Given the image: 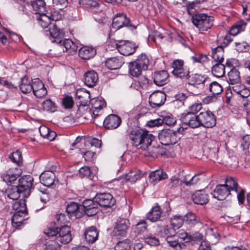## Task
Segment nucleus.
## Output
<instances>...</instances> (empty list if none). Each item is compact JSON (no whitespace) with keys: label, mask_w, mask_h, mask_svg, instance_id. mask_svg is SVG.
<instances>
[{"label":"nucleus","mask_w":250,"mask_h":250,"mask_svg":"<svg viewBox=\"0 0 250 250\" xmlns=\"http://www.w3.org/2000/svg\"><path fill=\"white\" fill-rule=\"evenodd\" d=\"M132 144L143 150H146L150 146L154 136L146 130L142 129H133L129 133Z\"/></svg>","instance_id":"f257e3e1"},{"label":"nucleus","mask_w":250,"mask_h":250,"mask_svg":"<svg viewBox=\"0 0 250 250\" xmlns=\"http://www.w3.org/2000/svg\"><path fill=\"white\" fill-rule=\"evenodd\" d=\"M44 234L48 237L56 236V241L58 244H67L72 240L71 229L67 225L60 228L48 227L44 230Z\"/></svg>","instance_id":"f03ea898"},{"label":"nucleus","mask_w":250,"mask_h":250,"mask_svg":"<svg viewBox=\"0 0 250 250\" xmlns=\"http://www.w3.org/2000/svg\"><path fill=\"white\" fill-rule=\"evenodd\" d=\"M77 96L79 99L82 100L80 101L81 104L85 105L88 102H90L92 104V110L93 113L94 121L96 122V118L101 114L102 110L106 106L105 101L103 99H97L90 100V94L87 92H83L80 94V92L77 93ZM97 125H99L98 123H95Z\"/></svg>","instance_id":"7ed1b4c3"},{"label":"nucleus","mask_w":250,"mask_h":250,"mask_svg":"<svg viewBox=\"0 0 250 250\" xmlns=\"http://www.w3.org/2000/svg\"><path fill=\"white\" fill-rule=\"evenodd\" d=\"M238 183L236 180L232 177L226 179L225 184L216 186L212 193L214 198L219 200H223L229 194L230 190L237 191Z\"/></svg>","instance_id":"20e7f679"},{"label":"nucleus","mask_w":250,"mask_h":250,"mask_svg":"<svg viewBox=\"0 0 250 250\" xmlns=\"http://www.w3.org/2000/svg\"><path fill=\"white\" fill-rule=\"evenodd\" d=\"M213 17L205 14H197L192 15V22L200 33L203 34L210 29L213 24Z\"/></svg>","instance_id":"39448f33"},{"label":"nucleus","mask_w":250,"mask_h":250,"mask_svg":"<svg viewBox=\"0 0 250 250\" xmlns=\"http://www.w3.org/2000/svg\"><path fill=\"white\" fill-rule=\"evenodd\" d=\"M47 170L43 172L40 176L41 182L45 186L49 187L55 185L58 182L56 179V176L54 173L56 171V167L52 165L51 167L48 165L46 167Z\"/></svg>","instance_id":"423d86ee"},{"label":"nucleus","mask_w":250,"mask_h":250,"mask_svg":"<svg viewBox=\"0 0 250 250\" xmlns=\"http://www.w3.org/2000/svg\"><path fill=\"white\" fill-rule=\"evenodd\" d=\"M158 138L161 143L165 146L175 144L179 139L177 133L170 129L161 130L159 133Z\"/></svg>","instance_id":"0eeeda50"},{"label":"nucleus","mask_w":250,"mask_h":250,"mask_svg":"<svg viewBox=\"0 0 250 250\" xmlns=\"http://www.w3.org/2000/svg\"><path fill=\"white\" fill-rule=\"evenodd\" d=\"M115 46L118 51L124 56L132 54L137 47L134 42L123 40L116 42Z\"/></svg>","instance_id":"6e6552de"},{"label":"nucleus","mask_w":250,"mask_h":250,"mask_svg":"<svg viewBox=\"0 0 250 250\" xmlns=\"http://www.w3.org/2000/svg\"><path fill=\"white\" fill-rule=\"evenodd\" d=\"M201 125L207 128L212 127L216 125V119L214 114L209 110L202 111L199 114Z\"/></svg>","instance_id":"1a4fd4ad"},{"label":"nucleus","mask_w":250,"mask_h":250,"mask_svg":"<svg viewBox=\"0 0 250 250\" xmlns=\"http://www.w3.org/2000/svg\"><path fill=\"white\" fill-rule=\"evenodd\" d=\"M33 178L30 175H24L19 180L18 185L22 191V196L26 197L29 196L30 189L33 186Z\"/></svg>","instance_id":"9d476101"},{"label":"nucleus","mask_w":250,"mask_h":250,"mask_svg":"<svg viewBox=\"0 0 250 250\" xmlns=\"http://www.w3.org/2000/svg\"><path fill=\"white\" fill-rule=\"evenodd\" d=\"M129 225V220L127 219L120 218L118 219L113 230L114 235L118 237L125 236L126 234Z\"/></svg>","instance_id":"9b49d317"},{"label":"nucleus","mask_w":250,"mask_h":250,"mask_svg":"<svg viewBox=\"0 0 250 250\" xmlns=\"http://www.w3.org/2000/svg\"><path fill=\"white\" fill-rule=\"evenodd\" d=\"M46 34L50 36V40L57 44L61 42L64 36V32L62 29L58 28L56 24H53L46 30Z\"/></svg>","instance_id":"f8f14e48"},{"label":"nucleus","mask_w":250,"mask_h":250,"mask_svg":"<svg viewBox=\"0 0 250 250\" xmlns=\"http://www.w3.org/2000/svg\"><path fill=\"white\" fill-rule=\"evenodd\" d=\"M166 100L165 93L161 91H156L150 95L149 103L152 108H158L164 104Z\"/></svg>","instance_id":"ddd939ff"},{"label":"nucleus","mask_w":250,"mask_h":250,"mask_svg":"<svg viewBox=\"0 0 250 250\" xmlns=\"http://www.w3.org/2000/svg\"><path fill=\"white\" fill-rule=\"evenodd\" d=\"M98 206L103 207H109L115 203V200L113 196L108 193L97 194L94 197Z\"/></svg>","instance_id":"4468645a"},{"label":"nucleus","mask_w":250,"mask_h":250,"mask_svg":"<svg viewBox=\"0 0 250 250\" xmlns=\"http://www.w3.org/2000/svg\"><path fill=\"white\" fill-rule=\"evenodd\" d=\"M228 87L232 94H236L243 98L250 95V90L240 82L230 84Z\"/></svg>","instance_id":"2eb2a0df"},{"label":"nucleus","mask_w":250,"mask_h":250,"mask_svg":"<svg viewBox=\"0 0 250 250\" xmlns=\"http://www.w3.org/2000/svg\"><path fill=\"white\" fill-rule=\"evenodd\" d=\"M27 219V211H16L12 218V226L19 229L26 223Z\"/></svg>","instance_id":"dca6fc26"},{"label":"nucleus","mask_w":250,"mask_h":250,"mask_svg":"<svg viewBox=\"0 0 250 250\" xmlns=\"http://www.w3.org/2000/svg\"><path fill=\"white\" fill-rule=\"evenodd\" d=\"M57 47L62 49V52L66 51L68 54L70 55L75 53L77 50L76 45L69 39H62L57 44Z\"/></svg>","instance_id":"f3484780"},{"label":"nucleus","mask_w":250,"mask_h":250,"mask_svg":"<svg viewBox=\"0 0 250 250\" xmlns=\"http://www.w3.org/2000/svg\"><path fill=\"white\" fill-rule=\"evenodd\" d=\"M183 124L182 128H186V125H188L192 128L198 127L201 125L199 115H196L193 114H186L183 118Z\"/></svg>","instance_id":"a211bd4d"},{"label":"nucleus","mask_w":250,"mask_h":250,"mask_svg":"<svg viewBox=\"0 0 250 250\" xmlns=\"http://www.w3.org/2000/svg\"><path fill=\"white\" fill-rule=\"evenodd\" d=\"M85 213L89 216L95 215L98 211V205L96 200L86 199L83 203Z\"/></svg>","instance_id":"6ab92c4d"},{"label":"nucleus","mask_w":250,"mask_h":250,"mask_svg":"<svg viewBox=\"0 0 250 250\" xmlns=\"http://www.w3.org/2000/svg\"><path fill=\"white\" fill-rule=\"evenodd\" d=\"M121 118L115 114L108 115L103 121L104 126L107 129H113L117 128L121 123Z\"/></svg>","instance_id":"aec40b11"},{"label":"nucleus","mask_w":250,"mask_h":250,"mask_svg":"<svg viewBox=\"0 0 250 250\" xmlns=\"http://www.w3.org/2000/svg\"><path fill=\"white\" fill-rule=\"evenodd\" d=\"M129 23V20L126 15L124 13H119L116 15L112 21V27L116 29H119L123 27L127 26Z\"/></svg>","instance_id":"412c9836"},{"label":"nucleus","mask_w":250,"mask_h":250,"mask_svg":"<svg viewBox=\"0 0 250 250\" xmlns=\"http://www.w3.org/2000/svg\"><path fill=\"white\" fill-rule=\"evenodd\" d=\"M33 87L32 91L34 95L38 98H41L45 96L47 91L43 83L39 79H35L33 80Z\"/></svg>","instance_id":"4be33fe9"},{"label":"nucleus","mask_w":250,"mask_h":250,"mask_svg":"<svg viewBox=\"0 0 250 250\" xmlns=\"http://www.w3.org/2000/svg\"><path fill=\"white\" fill-rule=\"evenodd\" d=\"M20 172L17 168H10L8 170L4 172L1 175L3 181L6 183L14 182L19 177Z\"/></svg>","instance_id":"5701e85b"},{"label":"nucleus","mask_w":250,"mask_h":250,"mask_svg":"<svg viewBox=\"0 0 250 250\" xmlns=\"http://www.w3.org/2000/svg\"><path fill=\"white\" fill-rule=\"evenodd\" d=\"M188 83L191 85H199L203 84L204 85H208V83L210 82L209 79L208 77H205L201 75L195 74L191 76H189Z\"/></svg>","instance_id":"b1692460"},{"label":"nucleus","mask_w":250,"mask_h":250,"mask_svg":"<svg viewBox=\"0 0 250 250\" xmlns=\"http://www.w3.org/2000/svg\"><path fill=\"white\" fill-rule=\"evenodd\" d=\"M99 232L94 227H90L85 229L84 233V239L89 244L95 242L98 238Z\"/></svg>","instance_id":"393cba45"},{"label":"nucleus","mask_w":250,"mask_h":250,"mask_svg":"<svg viewBox=\"0 0 250 250\" xmlns=\"http://www.w3.org/2000/svg\"><path fill=\"white\" fill-rule=\"evenodd\" d=\"M98 80L97 73L94 70L88 71L84 75V83L88 87L95 86Z\"/></svg>","instance_id":"a878e982"},{"label":"nucleus","mask_w":250,"mask_h":250,"mask_svg":"<svg viewBox=\"0 0 250 250\" xmlns=\"http://www.w3.org/2000/svg\"><path fill=\"white\" fill-rule=\"evenodd\" d=\"M168 74L165 70L156 72L153 76L154 83L157 85L162 86L168 82Z\"/></svg>","instance_id":"bb28decb"},{"label":"nucleus","mask_w":250,"mask_h":250,"mask_svg":"<svg viewBox=\"0 0 250 250\" xmlns=\"http://www.w3.org/2000/svg\"><path fill=\"white\" fill-rule=\"evenodd\" d=\"M96 53V49L91 46H84L79 50V56L83 60H89Z\"/></svg>","instance_id":"cd10ccee"},{"label":"nucleus","mask_w":250,"mask_h":250,"mask_svg":"<svg viewBox=\"0 0 250 250\" xmlns=\"http://www.w3.org/2000/svg\"><path fill=\"white\" fill-rule=\"evenodd\" d=\"M194 203L196 204L204 205L208 201V195L202 190L195 191L191 196Z\"/></svg>","instance_id":"c85d7f7f"},{"label":"nucleus","mask_w":250,"mask_h":250,"mask_svg":"<svg viewBox=\"0 0 250 250\" xmlns=\"http://www.w3.org/2000/svg\"><path fill=\"white\" fill-rule=\"evenodd\" d=\"M76 3H78L80 6L84 8L90 9L95 12H97V10L100 6V4L97 0H77Z\"/></svg>","instance_id":"c756f323"},{"label":"nucleus","mask_w":250,"mask_h":250,"mask_svg":"<svg viewBox=\"0 0 250 250\" xmlns=\"http://www.w3.org/2000/svg\"><path fill=\"white\" fill-rule=\"evenodd\" d=\"M162 215V211L159 206L153 207L146 214V218L152 222H156L160 220Z\"/></svg>","instance_id":"7c9ffc66"},{"label":"nucleus","mask_w":250,"mask_h":250,"mask_svg":"<svg viewBox=\"0 0 250 250\" xmlns=\"http://www.w3.org/2000/svg\"><path fill=\"white\" fill-rule=\"evenodd\" d=\"M149 181L151 183L155 184L167 178V174L162 169H158L152 171L149 175Z\"/></svg>","instance_id":"2f4dec72"},{"label":"nucleus","mask_w":250,"mask_h":250,"mask_svg":"<svg viewBox=\"0 0 250 250\" xmlns=\"http://www.w3.org/2000/svg\"><path fill=\"white\" fill-rule=\"evenodd\" d=\"M185 222L190 227H193L195 225L198 224L202 226L200 218L197 216L195 213L189 212L185 216Z\"/></svg>","instance_id":"473e14b6"},{"label":"nucleus","mask_w":250,"mask_h":250,"mask_svg":"<svg viewBox=\"0 0 250 250\" xmlns=\"http://www.w3.org/2000/svg\"><path fill=\"white\" fill-rule=\"evenodd\" d=\"M66 211L68 215L71 217L74 216L76 218H78L82 215V213L79 210V205L75 202H71L67 205Z\"/></svg>","instance_id":"72a5a7b5"},{"label":"nucleus","mask_w":250,"mask_h":250,"mask_svg":"<svg viewBox=\"0 0 250 250\" xmlns=\"http://www.w3.org/2000/svg\"><path fill=\"white\" fill-rule=\"evenodd\" d=\"M124 63L122 58L115 57L107 59L105 65L108 69L115 70L120 68Z\"/></svg>","instance_id":"f704fd0d"},{"label":"nucleus","mask_w":250,"mask_h":250,"mask_svg":"<svg viewBox=\"0 0 250 250\" xmlns=\"http://www.w3.org/2000/svg\"><path fill=\"white\" fill-rule=\"evenodd\" d=\"M143 175L142 172L137 169L130 170L128 173L124 175V178L126 181L134 183L139 179Z\"/></svg>","instance_id":"c9c22d12"},{"label":"nucleus","mask_w":250,"mask_h":250,"mask_svg":"<svg viewBox=\"0 0 250 250\" xmlns=\"http://www.w3.org/2000/svg\"><path fill=\"white\" fill-rule=\"evenodd\" d=\"M33 80H32V83H31L30 79L26 76L21 79L20 88L22 93H27L30 92L33 90Z\"/></svg>","instance_id":"e433bc0d"},{"label":"nucleus","mask_w":250,"mask_h":250,"mask_svg":"<svg viewBox=\"0 0 250 250\" xmlns=\"http://www.w3.org/2000/svg\"><path fill=\"white\" fill-rule=\"evenodd\" d=\"M211 57L216 63H222L224 61L223 47L222 46H218L212 49Z\"/></svg>","instance_id":"4c0bfd02"},{"label":"nucleus","mask_w":250,"mask_h":250,"mask_svg":"<svg viewBox=\"0 0 250 250\" xmlns=\"http://www.w3.org/2000/svg\"><path fill=\"white\" fill-rule=\"evenodd\" d=\"M39 131L42 136L47 139L49 141L53 140L56 136V133L55 132L45 125L41 126L39 128Z\"/></svg>","instance_id":"58836bf2"},{"label":"nucleus","mask_w":250,"mask_h":250,"mask_svg":"<svg viewBox=\"0 0 250 250\" xmlns=\"http://www.w3.org/2000/svg\"><path fill=\"white\" fill-rule=\"evenodd\" d=\"M35 18L38 21V23L43 28H49V26L53 24L51 23L49 16H48L46 13L41 15H37Z\"/></svg>","instance_id":"ea45409f"},{"label":"nucleus","mask_w":250,"mask_h":250,"mask_svg":"<svg viewBox=\"0 0 250 250\" xmlns=\"http://www.w3.org/2000/svg\"><path fill=\"white\" fill-rule=\"evenodd\" d=\"M7 196L8 198L13 200L19 199L20 195H22V191L20 190L18 186H11L6 190Z\"/></svg>","instance_id":"a19ab883"},{"label":"nucleus","mask_w":250,"mask_h":250,"mask_svg":"<svg viewBox=\"0 0 250 250\" xmlns=\"http://www.w3.org/2000/svg\"><path fill=\"white\" fill-rule=\"evenodd\" d=\"M211 72L214 76L217 78L222 77L225 74V66L222 63H216L212 66Z\"/></svg>","instance_id":"79ce46f5"},{"label":"nucleus","mask_w":250,"mask_h":250,"mask_svg":"<svg viewBox=\"0 0 250 250\" xmlns=\"http://www.w3.org/2000/svg\"><path fill=\"white\" fill-rule=\"evenodd\" d=\"M167 242L169 246L172 247L174 250H183L186 249L187 247L186 245L184 243L180 242L170 236L167 237Z\"/></svg>","instance_id":"37998d69"},{"label":"nucleus","mask_w":250,"mask_h":250,"mask_svg":"<svg viewBox=\"0 0 250 250\" xmlns=\"http://www.w3.org/2000/svg\"><path fill=\"white\" fill-rule=\"evenodd\" d=\"M134 62L145 71L148 68L149 59L146 54L142 53L138 56L137 59Z\"/></svg>","instance_id":"c03bdc74"},{"label":"nucleus","mask_w":250,"mask_h":250,"mask_svg":"<svg viewBox=\"0 0 250 250\" xmlns=\"http://www.w3.org/2000/svg\"><path fill=\"white\" fill-rule=\"evenodd\" d=\"M228 83L229 85L240 82V73L238 70L233 67L228 73Z\"/></svg>","instance_id":"a18cd8bd"},{"label":"nucleus","mask_w":250,"mask_h":250,"mask_svg":"<svg viewBox=\"0 0 250 250\" xmlns=\"http://www.w3.org/2000/svg\"><path fill=\"white\" fill-rule=\"evenodd\" d=\"M144 69H142L135 62H132L129 64V73L130 75L138 77L141 74Z\"/></svg>","instance_id":"49530a36"},{"label":"nucleus","mask_w":250,"mask_h":250,"mask_svg":"<svg viewBox=\"0 0 250 250\" xmlns=\"http://www.w3.org/2000/svg\"><path fill=\"white\" fill-rule=\"evenodd\" d=\"M184 220L182 216L175 215L170 218V223L174 229H178L182 226Z\"/></svg>","instance_id":"de8ad7c7"},{"label":"nucleus","mask_w":250,"mask_h":250,"mask_svg":"<svg viewBox=\"0 0 250 250\" xmlns=\"http://www.w3.org/2000/svg\"><path fill=\"white\" fill-rule=\"evenodd\" d=\"M172 73L177 78H179L182 80H187L189 77V70L184 66L177 70L172 71Z\"/></svg>","instance_id":"09e8293b"},{"label":"nucleus","mask_w":250,"mask_h":250,"mask_svg":"<svg viewBox=\"0 0 250 250\" xmlns=\"http://www.w3.org/2000/svg\"><path fill=\"white\" fill-rule=\"evenodd\" d=\"M209 90L213 95H218L221 93L223 91V87L221 84L216 82H212L208 83Z\"/></svg>","instance_id":"8fccbe9b"},{"label":"nucleus","mask_w":250,"mask_h":250,"mask_svg":"<svg viewBox=\"0 0 250 250\" xmlns=\"http://www.w3.org/2000/svg\"><path fill=\"white\" fill-rule=\"evenodd\" d=\"M200 180L199 176L195 175L191 177L190 175H187L185 176L184 179L181 181L187 186H190L197 184Z\"/></svg>","instance_id":"3c124183"},{"label":"nucleus","mask_w":250,"mask_h":250,"mask_svg":"<svg viewBox=\"0 0 250 250\" xmlns=\"http://www.w3.org/2000/svg\"><path fill=\"white\" fill-rule=\"evenodd\" d=\"M189 242L192 244L202 242L204 239L203 234L199 231H196L194 233L189 234L188 236Z\"/></svg>","instance_id":"603ef678"},{"label":"nucleus","mask_w":250,"mask_h":250,"mask_svg":"<svg viewBox=\"0 0 250 250\" xmlns=\"http://www.w3.org/2000/svg\"><path fill=\"white\" fill-rule=\"evenodd\" d=\"M13 208L17 211H27L26 205L24 199H20L13 204Z\"/></svg>","instance_id":"864d4df0"},{"label":"nucleus","mask_w":250,"mask_h":250,"mask_svg":"<svg viewBox=\"0 0 250 250\" xmlns=\"http://www.w3.org/2000/svg\"><path fill=\"white\" fill-rule=\"evenodd\" d=\"M131 242L126 239L119 241L115 246V250H129L130 248Z\"/></svg>","instance_id":"5fc2aeb1"},{"label":"nucleus","mask_w":250,"mask_h":250,"mask_svg":"<svg viewBox=\"0 0 250 250\" xmlns=\"http://www.w3.org/2000/svg\"><path fill=\"white\" fill-rule=\"evenodd\" d=\"M10 160L18 166H20L22 163V156L19 151H16L11 154L9 156Z\"/></svg>","instance_id":"6e6d98bb"},{"label":"nucleus","mask_w":250,"mask_h":250,"mask_svg":"<svg viewBox=\"0 0 250 250\" xmlns=\"http://www.w3.org/2000/svg\"><path fill=\"white\" fill-rule=\"evenodd\" d=\"M42 106L43 109L47 111L53 112L56 110L55 104L50 99L43 102Z\"/></svg>","instance_id":"4d7b16f0"},{"label":"nucleus","mask_w":250,"mask_h":250,"mask_svg":"<svg viewBox=\"0 0 250 250\" xmlns=\"http://www.w3.org/2000/svg\"><path fill=\"white\" fill-rule=\"evenodd\" d=\"M145 242L151 246H157L159 244V240L152 234H148L145 238Z\"/></svg>","instance_id":"13d9d810"},{"label":"nucleus","mask_w":250,"mask_h":250,"mask_svg":"<svg viewBox=\"0 0 250 250\" xmlns=\"http://www.w3.org/2000/svg\"><path fill=\"white\" fill-rule=\"evenodd\" d=\"M79 173L82 177L89 178L91 179H93L92 172L88 167L84 166L82 167L79 169Z\"/></svg>","instance_id":"bf43d9fd"},{"label":"nucleus","mask_w":250,"mask_h":250,"mask_svg":"<svg viewBox=\"0 0 250 250\" xmlns=\"http://www.w3.org/2000/svg\"><path fill=\"white\" fill-rule=\"evenodd\" d=\"M202 108V104L201 103H194L188 108V111L187 114H193L195 115Z\"/></svg>","instance_id":"052dcab7"},{"label":"nucleus","mask_w":250,"mask_h":250,"mask_svg":"<svg viewBox=\"0 0 250 250\" xmlns=\"http://www.w3.org/2000/svg\"><path fill=\"white\" fill-rule=\"evenodd\" d=\"M191 59L194 62L204 63L208 61V58L206 55L200 54L193 56Z\"/></svg>","instance_id":"680f3d73"},{"label":"nucleus","mask_w":250,"mask_h":250,"mask_svg":"<svg viewBox=\"0 0 250 250\" xmlns=\"http://www.w3.org/2000/svg\"><path fill=\"white\" fill-rule=\"evenodd\" d=\"M147 229V225L145 220H141L136 225L135 231L138 234L144 232Z\"/></svg>","instance_id":"e2e57ef3"},{"label":"nucleus","mask_w":250,"mask_h":250,"mask_svg":"<svg viewBox=\"0 0 250 250\" xmlns=\"http://www.w3.org/2000/svg\"><path fill=\"white\" fill-rule=\"evenodd\" d=\"M206 234L210 239H214L216 241L219 239V234L216 229L208 228L206 230Z\"/></svg>","instance_id":"0e129e2a"},{"label":"nucleus","mask_w":250,"mask_h":250,"mask_svg":"<svg viewBox=\"0 0 250 250\" xmlns=\"http://www.w3.org/2000/svg\"><path fill=\"white\" fill-rule=\"evenodd\" d=\"M52 2L54 6L61 10L67 6L68 0H52Z\"/></svg>","instance_id":"69168bd1"},{"label":"nucleus","mask_w":250,"mask_h":250,"mask_svg":"<svg viewBox=\"0 0 250 250\" xmlns=\"http://www.w3.org/2000/svg\"><path fill=\"white\" fill-rule=\"evenodd\" d=\"M250 146V135H244L242 139L241 144V146L243 150L249 149Z\"/></svg>","instance_id":"338daca9"},{"label":"nucleus","mask_w":250,"mask_h":250,"mask_svg":"<svg viewBox=\"0 0 250 250\" xmlns=\"http://www.w3.org/2000/svg\"><path fill=\"white\" fill-rule=\"evenodd\" d=\"M163 124L165 123L166 125L172 126L175 125L176 122V119L173 118L171 115H167L165 117H162Z\"/></svg>","instance_id":"774afa93"}]
</instances>
